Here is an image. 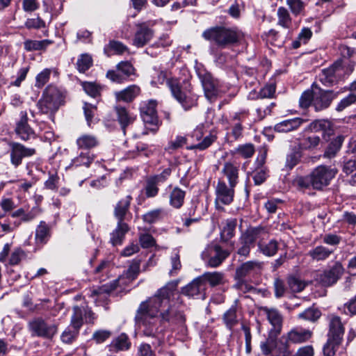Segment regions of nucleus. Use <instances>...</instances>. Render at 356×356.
Returning a JSON list of instances; mask_svg holds the SVG:
<instances>
[{"label": "nucleus", "mask_w": 356, "mask_h": 356, "mask_svg": "<svg viewBox=\"0 0 356 356\" xmlns=\"http://www.w3.org/2000/svg\"><path fill=\"white\" fill-rule=\"evenodd\" d=\"M321 143V138L318 136L312 135L307 136L300 140L298 147L302 150H313L316 149Z\"/></svg>", "instance_id": "obj_36"}, {"label": "nucleus", "mask_w": 356, "mask_h": 356, "mask_svg": "<svg viewBox=\"0 0 356 356\" xmlns=\"http://www.w3.org/2000/svg\"><path fill=\"white\" fill-rule=\"evenodd\" d=\"M263 263L259 261H246L236 268V277L241 279L252 274H257L261 271Z\"/></svg>", "instance_id": "obj_21"}, {"label": "nucleus", "mask_w": 356, "mask_h": 356, "mask_svg": "<svg viewBox=\"0 0 356 356\" xmlns=\"http://www.w3.org/2000/svg\"><path fill=\"white\" fill-rule=\"evenodd\" d=\"M236 152L243 158H250L254 153V147L252 144L250 143L239 145L236 149Z\"/></svg>", "instance_id": "obj_58"}, {"label": "nucleus", "mask_w": 356, "mask_h": 356, "mask_svg": "<svg viewBox=\"0 0 356 356\" xmlns=\"http://www.w3.org/2000/svg\"><path fill=\"white\" fill-rule=\"evenodd\" d=\"M200 79L204 89H216L219 87L218 81L215 79L210 73L200 74Z\"/></svg>", "instance_id": "obj_44"}, {"label": "nucleus", "mask_w": 356, "mask_h": 356, "mask_svg": "<svg viewBox=\"0 0 356 356\" xmlns=\"http://www.w3.org/2000/svg\"><path fill=\"white\" fill-rule=\"evenodd\" d=\"M131 200V195H127L117 203L114 209V216L118 221L124 222L125 216L129 211Z\"/></svg>", "instance_id": "obj_27"}, {"label": "nucleus", "mask_w": 356, "mask_h": 356, "mask_svg": "<svg viewBox=\"0 0 356 356\" xmlns=\"http://www.w3.org/2000/svg\"><path fill=\"white\" fill-rule=\"evenodd\" d=\"M51 72V71L49 69H44L40 72L35 78V87H44L49 80Z\"/></svg>", "instance_id": "obj_57"}, {"label": "nucleus", "mask_w": 356, "mask_h": 356, "mask_svg": "<svg viewBox=\"0 0 356 356\" xmlns=\"http://www.w3.org/2000/svg\"><path fill=\"white\" fill-rule=\"evenodd\" d=\"M173 97L188 110L196 104L197 97L191 90H172Z\"/></svg>", "instance_id": "obj_23"}, {"label": "nucleus", "mask_w": 356, "mask_h": 356, "mask_svg": "<svg viewBox=\"0 0 356 356\" xmlns=\"http://www.w3.org/2000/svg\"><path fill=\"white\" fill-rule=\"evenodd\" d=\"M202 36L219 47H225L237 43L243 38V33L236 29L216 26L204 31Z\"/></svg>", "instance_id": "obj_2"}, {"label": "nucleus", "mask_w": 356, "mask_h": 356, "mask_svg": "<svg viewBox=\"0 0 356 356\" xmlns=\"http://www.w3.org/2000/svg\"><path fill=\"white\" fill-rule=\"evenodd\" d=\"M304 120L299 118L284 120L275 125V130L277 132H288L298 128Z\"/></svg>", "instance_id": "obj_29"}, {"label": "nucleus", "mask_w": 356, "mask_h": 356, "mask_svg": "<svg viewBox=\"0 0 356 356\" xmlns=\"http://www.w3.org/2000/svg\"><path fill=\"white\" fill-rule=\"evenodd\" d=\"M344 334V327L339 316L329 317V332L327 338L331 340L341 342Z\"/></svg>", "instance_id": "obj_20"}, {"label": "nucleus", "mask_w": 356, "mask_h": 356, "mask_svg": "<svg viewBox=\"0 0 356 356\" xmlns=\"http://www.w3.org/2000/svg\"><path fill=\"white\" fill-rule=\"evenodd\" d=\"M273 286L275 296L277 298H280L284 296L286 291V287L285 286L284 282L282 279L279 277L275 278L274 280Z\"/></svg>", "instance_id": "obj_60"}, {"label": "nucleus", "mask_w": 356, "mask_h": 356, "mask_svg": "<svg viewBox=\"0 0 356 356\" xmlns=\"http://www.w3.org/2000/svg\"><path fill=\"white\" fill-rule=\"evenodd\" d=\"M186 193L178 187H175L170 194V204L175 208L179 209L182 207Z\"/></svg>", "instance_id": "obj_33"}, {"label": "nucleus", "mask_w": 356, "mask_h": 356, "mask_svg": "<svg viewBox=\"0 0 356 356\" xmlns=\"http://www.w3.org/2000/svg\"><path fill=\"white\" fill-rule=\"evenodd\" d=\"M127 50V47L121 42L112 40L108 45L104 47V52L109 54L111 51H113L117 54H122Z\"/></svg>", "instance_id": "obj_49"}, {"label": "nucleus", "mask_w": 356, "mask_h": 356, "mask_svg": "<svg viewBox=\"0 0 356 356\" xmlns=\"http://www.w3.org/2000/svg\"><path fill=\"white\" fill-rule=\"evenodd\" d=\"M287 284L292 293H300L304 290L307 284L300 278L291 275L287 277Z\"/></svg>", "instance_id": "obj_38"}, {"label": "nucleus", "mask_w": 356, "mask_h": 356, "mask_svg": "<svg viewBox=\"0 0 356 356\" xmlns=\"http://www.w3.org/2000/svg\"><path fill=\"white\" fill-rule=\"evenodd\" d=\"M279 334H273L272 332H269L268 337L264 342H262L260 345L261 352L265 355H270L273 349L276 347V340Z\"/></svg>", "instance_id": "obj_39"}, {"label": "nucleus", "mask_w": 356, "mask_h": 356, "mask_svg": "<svg viewBox=\"0 0 356 356\" xmlns=\"http://www.w3.org/2000/svg\"><path fill=\"white\" fill-rule=\"evenodd\" d=\"M267 316L268 320L273 326L269 332L273 334H280L282 331L283 318L280 312L275 309H270L267 307L261 308Z\"/></svg>", "instance_id": "obj_19"}, {"label": "nucleus", "mask_w": 356, "mask_h": 356, "mask_svg": "<svg viewBox=\"0 0 356 356\" xmlns=\"http://www.w3.org/2000/svg\"><path fill=\"white\" fill-rule=\"evenodd\" d=\"M354 70V64L348 61L343 63L342 60L335 62L331 67L324 69L319 75V79L323 86L330 87L343 74L349 75Z\"/></svg>", "instance_id": "obj_4"}, {"label": "nucleus", "mask_w": 356, "mask_h": 356, "mask_svg": "<svg viewBox=\"0 0 356 356\" xmlns=\"http://www.w3.org/2000/svg\"><path fill=\"white\" fill-rule=\"evenodd\" d=\"M337 171L325 166H318L311 173L314 189H322L329 184L330 180L335 176Z\"/></svg>", "instance_id": "obj_12"}, {"label": "nucleus", "mask_w": 356, "mask_h": 356, "mask_svg": "<svg viewBox=\"0 0 356 356\" xmlns=\"http://www.w3.org/2000/svg\"><path fill=\"white\" fill-rule=\"evenodd\" d=\"M312 335V332L309 330L296 327L288 332L287 340L293 343H304L308 341Z\"/></svg>", "instance_id": "obj_26"}, {"label": "nucleus", "mask_w": 356, "mask_h": 356, "mask_svg": "<svg viewBox=\"0 0 356 356\" xmlns=\"http://www.w3.org/2000/svg\"><path fill=\"white\" fill-rule=\"evenodd\" d=\"M50 40H27L24 42V49L28 51L44 50L47 46L52 44Z\"/></svg>", "instance_id": "obj_37"}, {"label": "nucleus", "mask_w": 356, "mask_h": 356, "mask_svg": "<svg viewBox=\"0 0 356 356\" xmlns=\"http://www.w3.org/2000/svg\"><path fill=\"white\" fill-rule=\"evenodd\" d=\"M29 329L32 336L51 339L58 332L56 324H48L42 318H35L29 323Z\"/></svg>", "instance_id": "obj_9"}, {"label": "nucleus", "mask_w": 356, "mask_h": 356, "mask_svg": "<svg viewBox=\"0 0 356 356\" xmlns=\"http://www.w3.org/2000/svg\"><path fill=\"white\" fill-rule=\"evenodd\" d=\"M25 257L26 254L22 249L19 248H16L13 250L10 255L9 264L11 266L17 265Z\"/></svg>", "instance_id": "obj_62"}, {"label": "nucleus", "mask_w": 356, "mask_h": 356, "mask_svg": "<svg viewBox=\"0 0 356 356\" xmlns=\"http://www.w3.org/2000/svg\"><path fill=\"white\" fill-rule=\"evenodd\" d=\"M234 188L227 185L224 181L219 180L215 188V207L218 211H224L223 205L230 204L234 197Z\"/></svg>", "instance_id": "obj_10"}, {"label": "nucleus", "mask_w": 356, "mask_h": 356, "mask_svg": "<svg viewBox=\"0 0 356 356\" xmlns=\"http://www.w3.org/2000/svg\"><path fill=\"white\" fill-rule=\"evenodd\" d=\"M200 277H202V282H208L211 286H216L224 284L225 274L222 272H206Z\"/></svg>", "instance_id": "obj_31"}, {"label": "nucleus", "mask_w": 356, "mask_h": 356, "mask_svg": "<svg viewBox=\"0 0 356 356\" xmlns=\"http://www.w3.org/2000/svg\"><path fill=\"white\" fill-rule=\"evenodd\" d=\"M64 97L60 90H44L38 105L43 113L56 111L63 103Z\"/></svg>", "instance_id": "obj_7"}, {"label": "nucleus", "mask_w": 356, "mask_h": 356, "mask_svg": "<svg viewBox=\"0 0 356 356\" xmlns=\"http://www.w3.org/2000/svg\"><path fill=\"white\" fill-rule=\"evenodd\" d=\"M238 168L232 163L227 162L224 164L222 173L227 177L231 186H236L238 179Z\"/></svg>", "instance_id": "obj_28"}, {"label": "nucleus", "mask_w": 356, "mask_h": 356, "mask_svg": "<svg viewBox=\"0 0 356 356\" xmlns=\"http://www.w3.org/2000/svg\"><path fill=\"white\" fill-rule=\"evenodd\" d=\"M286 4L295 15L301 14L305 8V3L302 0H286Z\"/></svg>", "instance_id": "obj_59"}, {"label": "nucleus", "mask_w": 356, "mask_h": 356, "mask_svg": "<svg viewBox=\"0 0 356 356\" xmlns=\"http://www.w3.org/2000/svg\"><path fill=\"white\" fill-rule=\"evenodd\" d=\"M138 95L135 90H119L115 94L117 101L127 103L132 102Z\"/></svg>", "instance_id": "obj_51"}, {"label": "nucleus", "mask_w": 356, "mask_h": 356, "mask_svg": "<svg viewBox=\"0 0 356 356\" xmlns=\"http://www.w3.org/2000/svg\"><path fill=\"white\" fill-rule=\"evenodd\" d=\"M97 138L92 135L83 134L76 140V145L79 149H89L97 146Z\"/></svg>", "instance_id": "obj_35"}, {"label": "nucleus", "mask_w": 356, "mask_h": 356, "mask_svg": "<svg viewBox=\"0 0 356 356\" xmlns=\"http://www.w3.org/2000/svg\"><path fill=\"white\" fill-rule=\"evenodd\" d=\"M277 24L284 28H289L291 24V18L286 8L280 7L277 10Z\"/></svg>", "instance_id": "obj_46"}, {"label": "nucleus", "mask_w": 356, "mask_h": 356, "mask_svg": "<svg viewBox=\"0 0 356 356\" xmlns=\"http://www.w3.org/2000/svg\"><path fill=\"white\" fill-rule=\"evenodd\" d=\"M263 232V228L260 227H250L243 232L238 238L237 254L247 257L251 248L254 247L255 241Z\"/></svg>", "instance_id": "obj_6"}, {"label": "nucleus", "mask_w": 356, "mask_h": 356, "mask_svg": "<svg viewBox=\"0 0 356 356\" xmlns=\"http://www.w3.org/2000/svg\"><path fill=\"white\" fill-rule=\"evenodd\" d=\"M95 159V155L89 152H81L79 156L72 160L71 166H85L88 168Z\"/></svg>", "instance_id": "obj_34"}, {"label": "nucleus", "mask_w": 356, "mask_h": 356, "mask_svg": "<svg viewBox=\"0 0 356 356\" xmlns=\"http://www.w3.org/2000/svg\"><path fill=\"white\" fill-rule=\"evenodd\" d=\"M84 318L86 323H93L95 318V314L88 307L74 306L72 309L70 325L80 330L83 324Z\"/></svg>", "instance_id": "obj_13"}, {"label": "nucleus", "mask_w": 356, "mask_h": 356, "mask_svg": "<svg viewBox=\"0 0 356 356\" xmlns=\"http://www.w3.org/2000/svg\"><path fill=\"white\" fill-rule=\"evenodd\" d=\"M156 102L149 100L147 104L140 108L141 118L145 124L157 126L159 119L156 111Z\"/></svg>", "instance_id": "obj_22"}, {"label": "nucleus", "mask_w": 356, "mask_h": 356, "mask_svg": "<svg viewBox=\"0 0 356 356\" xmlns=\"http://www.w3.org/2000/svg\"><path fill=\"white\" fill-rule=\"evenodd\" d=\"M112 345L115 348L116 350L118 351L128 350L130 343L128 337L125 334H122L113 340Z\"/></svg>", "instance_id": "obj_54"}, {"label": "nucleus", "mask_w": 356, "mask_h": 356, "mask_svg": "<svg viewBox=\"0 0 356 356\" xmlns=\"http://www.w3.org/2000/svg\"><path fill=\"white\" fill-rule=\"evenodd\" d=\"M96 106L92 103L84 102L83 111L88 124L90 126L94 116Z\"/></svg>", "instance_id": "obj_63"}, {"label": "nucleus", "mask_w": 356, "mask_h": 356, "mask_svg": "<svg viewBox=\"0 0 356 356\" xmlns=\"http://www.w3.org/2000/svg\"><path fill=\"white\" fill-rule=\"evenodd\" d=\"M343 136H338L334 138L328 145L324 153V156L326 158L334 157L337 152L340 149L343 143Z\"/></svg>", "instance_id": "obj_40"}, {"label": "nucleus", "mask_w": 356, "mask_h": 356, "mask_svg": "<svg viewBox=\"0 0 356 356\" xmlns=\"http://www.w3.org/2000/svg\"><path fill=\"white\" fill-rule=\"evenodd\" d=\"M275 90H250L248 98L251 100H257L264 98L275 97Z\"/></svg>", "instance_id": "obj_52"}, {"label": "nucleus", "mask_w": 356, "mask_h": 356, "mask_svg": "<svg viewBox=\"0 0 356 356\" xmlns=\"http://www.w3.org/2000/svg\"><path fill=\"white\" fill-rule=\"evenodd\" d=\"M333 96L331 90H305L300 98V106L305 108L313 104L316 111L327 108Z\"/></svg>", "instance_id": "obj_3"}, {"label": "nucleus", "mask_w": 356, "mask_h": 356, "mask_svg": "<svg viewBox=\"0 0 356 356\" xmlns=\"http://www.w3.org/2000/svg\"><path fill=\"white\" fill-rule=\"evenodd\" d=\"M129 231V227L126 222L118 221L116 228L111 233L110 243L113 246L122 245Z\"/></svg>", "instance_id": "obj_25"}, {"label": "nucleus", "mask_w": 356, "mask_h": 356, "mask_svg": "<svg viewBox=\"0 0 356 356\" xmlns=\"http://www.w3.org/2000/svg\"><path fill=\"white\" fill-rule=\"evenodd\" d=\"M259 249L265 255L268 257L273 256L278 250V243L275 240H270L268 243H258Z\"/></svg>", "instance_id": "obj_42"}, {"label": "nucleus", "mask_w": 356, "mask_h": 356, "mask_svg": "<svg viewBox=\"0 0 356 356\" xmlns=\"http://www.w3.org/2000/svg\"><path fill=\"white\" fill-rule=\"evenodd\" d=\"M139 241L143 248H149L155 245L154 238L149 234H141L139 237Z\"/></svg>", "instance_id": "obj_64"}, {"label": "nucleus", "mask_w": 356, "mask_h": 356, "mask_svg": "<svg viewBox=\"0 0 356 356\" xmlns=\"http://www.w3.org/2000/svg\"><path fill=\"white\" fill-rule=\"evenodd\" d=\"M309 129L312 131H323L325 133H327L328 134H330L332 130L331 129V124L327 120H315L313 122H312L309 126Z\"/></svg>", "instance_id": "obj_41"}, {"label": "nucleus", "mask_w": 356, "mask_h": 356, "mask_svg": "<svg viewBox=\"0 0 356 356\" xmlns=\"http://www.w3.org/2000/svg\"><path fill=\"white\" fill-rule=\"evenodd\" d=\"M50 237V229L44 221H41L35 230V241L38 244H44Z\"/></svg>", "instance_id": "obj_32"}, {"label": "nucleus", "mask_w": 356, "mask_h": 356, "mask_svg": "<svg viewBox=\"0 0 356 356\" xmlns=\"http://www.w3.org/2000/svg\"><path fill=\"white\" fill-rule=\"evenodd\" d=\"M236 225V219L232 218L227 220L225 226L222 230V235L225 239H229L234 236Z\"/></svg>", "instance_id": "obj_50"}, {"label": "nucleus", "mask_w": 356, "mask_h": 356, "mask_svg": "<svg viewBox=\"0 0 356 356\" xmlns=\"http://www.w3.org/2000/svg\"><path fill=\"white\" fill-rule=\"evenodd\" d=\"M162 213L163 210L161 209H154L144 214L143 220L147 223L152 224L161 219Z\"/></svg>", "instance_id": "obj_55"}, {"label": "nucleus", "mask_w": 356, "mask_h": 356, "mask_svg": "<svg viewBox=\"0 0 356 356\" xmlns=\"http://www.w3.org/2000/svg\"><path fill=\"white\" fill-rule=\"evenodd\" d=\"M15 131L18 138L24 141L36 138L35 132L28 124L26 112L21 113V119L17 123Z\"/></svg>", "instance_id": "obj_15"}, {"label": "nucleus", "mask_w": 356, "mask_h": 356, "mask_svg": "<svg viewBox=\"0 0 356 356\" xmlns=\"http://www.w3.org/2000/svg\"><path fill=\"white\" fill-rule=\"evenodd\" d=\"M10 159L11 164L17 168L22 163V160L35 154L36 150L33 147H28L17 142H10Z\"/></svg>", "instance_id": "obj_11"}, {"label": "nucleus", "mask_w": 356, "mask_h": 356, "mask_svg": "<svg viewBox=\"0 0 356 356\" xmlns=\"http://www.w3.org/2000/svg\"><path fill=\"white\" fill-rule=\"evenodd\" d=\"M204 291L205 284L202 282V277L200 276L183 287L181 289V293L188 297H195L202 295Z\"/></svg>", "instance_id": "obj_24"}, {"label": "nucleus", "mask_w": 356, "mask_h": 356, "mask_svg": "<svg viewBox=\"0 0 356 356\" xmlns=\"http://www.w3.org/2000/svg\"><path fill=\"white\" fill-rule=\"evenodd\" d=\"M177 285L178 281L168 282L154 296L142 302L136 312L135 319L143 327L144 335L156 338L159 345L161 343L159 334L163 330V323L183 324L185 322L184 315L173 311L170 306V299Z\"/></svg>", "instance_id": "obj_1"}, {"label": "nucleus", "mask_w": 356, "mask_h": 356, "mask_svg": "<svg viewBox=\"0 0 356 356\" xmlns=\"http://www.w3.org/2000/svg\"><path fill=\"white\" fill-rule=\"evenodd\" d=\"M300 157L301 154L298 152H293L289 154L286 159V168L289 170H291L299 163Z\"/></svg>", "instance_id": "obj_61"}, {"label": "nucleus", "mask_w": 356, "mask_h": 356, "mask_svg": "<svg viewBox=\"0 0 356 356\" xmlns=\"http://www.w3.org/2000/svg\"><path fill=\"white\" fill-rule=\"evenodd\" d=\"M140 261L139 260H134L126 270L124 275L120 276L118 279L115 280L111 283L110 286L104 285L98 289L91 290L90 296L95 297L108 294L111 291L117 289L118 286H121L124 284L125 282H123L124 280V276H126V278L129 280L136 279L140 272Z\"/></svg>", "instance_id": "obj_5"}, {"label": "nucleus", "mask_w": 356, "mask_h": 356, "mask_svg": "<svg viewBox=\"0 0 356 356\" xmlns=\"http://www.w3.org/2000/svg\"><path fill=\"white\" fill-rule=\"evenodd\" d=\"M229 255V251L216 244L208 245L201 254L206 265L211 268L219 266Z\"/></svg>", "instance_id": "obj_8"}, {"label": "nucleus", "mask_w": 356, "mask_h": 356, "mask_svg": "<svg viewBox=\"0 0 356 356\" xmlns=\"http://www.w3.org/2000/svg\"><path fill=\"white\" fill-rule=\"evenodd\" d=\"M167 80V86L170 89H186L190 86V83L184 80L171 78L167 79L166 72L161 71L158 74L157 81H152V87L159 88V85H163L164 81Z\"/></svg>", "instance_id": "obj_17"}, {"label": "nucleus", "mask_w": 356, "mask_h": 356, "mask_svg": "<svg viewBox=\"0 0 356 356\" xmlns=\"http://www.w3.org/2000/svg\"><path fill=\"white\" fill-rule=\"evenodd\" d=\"M224 322L227 327L232 329L238 321L236 316V305H232L223 315Z\"/></svg>", "instance_id": "obj_45"}, {"label": "nucleus", "mask_w": 356, "mask_h": 356, "mask_svg": "<svg viewBox=\"0 0 356 356\" xmlns=\"http://www.w3.org/2000/svg\"><path fill=\"white\" fill-rule=\"evenodd\" d=\"M114 109L116 120L119 123L124 134H125L127 128L134 122L136 116L121 106H116Z\"/></svg>", "instance_id": "obj_18"}, {"label": "nucleus", "mask_w": 356, "mask_h": 356, "mask_svg": "<svg viewBox=\"0 0 356 356\" xmlns=\"http://www.w3.org/2000/svg\"><path fill=\"white\" fill-rule=\"evenodd\" d=\"M93 63L92 56L88 54H83L76 61V67L80 72H85L87 71Z\"/></svg>", "instance_id": "obj_43"}, {"label": "nucleus", "mask_w": 356, "mask_h": 356, "mask_svg": "<svg viewBox=\"0 0 356 356\" xmlns=\"http://www.w3.org/2000/svg\"><path fill=\"white\" fill-rule=\"evenodd\" d=\"M154 31L145 23L136 25L133 44L137 47H142L147 44L153 38Z\"/></svg>", "instance_id": "obj_16"}, {"label": "nucleus", "mask_w": 356, "mask_h": 356, "mask_svg": "<svg viewBox=\"0 0 356 356\" xmlns=\"http://www.w3.org/2000/svg\"><path fill=\"white\" fill-rule=\"evenodd\" d=\"M343 273L342 265L337 262L330 269L324 270L318 275L319 282L324 286L335 284Z\"/></svg>", "instance_id": "obj_14"}, {"label": "nucleus", "mask_w": 356, "mask_h": 356, "mask_svg": "<svg viewBox=\"0 0 356 356\" xmlns=\"http://www.w3.org/2000/svg\"><path fill=\"white\" fill-rule=\"evenodd\" d=\"M321 316V312L319 309L314 307H309L305 309L303 312L298 314V318L310 321H317Z\"/></svg>", "instance_id": "obj_48"}, {"label": "nucleus", "mask_w": 356, "mask_h": 356, "mask_svg": "<svg viewBox=\"0 0 356 356\" xmlns=\"http://www.w3.org/2000/svg\"><path fill=\"white\" fill-rule=\"evenodd\" d=\"M158 186L159 184H156L154 181L147 177L144 188L146 197L150 198L156 196L159 191Z\"/></svg>", "instance_id": "obj_53"}, {"label": "nucleus", "mask_w": 356, "mask_h": 356, "mask_svg": "<svg viewBox=\"0 0 356 356\" xmlns=\"http://www.w3.org/2000/svg\"><path fill=\"white\" fill-rule=\"evenodd\" d=\"M79 330L69 325L60 336L61 341L65 343H72L77 337Z\"/></svg>", "instance_id": "obj_47"}, {"label": "nucleus", "mask_w": 356, "mask_h": 356, "mask_svg": "<svg viewBox=\"0 0 356 356\" xmlns=\"http://www.w3.org/2000/svg\"><path fill=\"white\" fill-rule=\"evenodd\" d=\"M341 342L331 340L327 338L326 343L323 346V353L325 356H334L336 350Z\"/></svg>", "instance_id": "obj_56"}, {"label": "nucleus", "mask_w": 356, "mask_h": 356, "mask_svg": "<svg viewBox=\"0 0 356 356\" xmlns=\"http://www.w3.org/2000/svg\"><path fill=\"white\" fill-rule=\"evenodd\" d=\"M333 250L329 249L323 245H318L310 250L307 254L312 258V259L320 261L327 259L333 253Z\"/></svg>", "instance_id": "obj_30"}]
</instances>
